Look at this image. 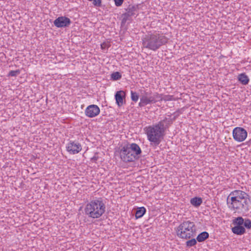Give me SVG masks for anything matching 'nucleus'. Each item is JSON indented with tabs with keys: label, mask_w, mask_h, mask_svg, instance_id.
I'll return each mask as SVG.
<instances>
[{
	"label": "nucleus",
	"mask_w": 251,
	"mask_h": 251,
	"mask_svg": "<svg viewBox=\"0 0 251 251\" xmlns=\"http://www.w3.org/2000/svg\"><path fill=\"white\" fill-rule=\"evenodd\" d=\"M209 237V233L206 231H203L200 233L197 237V240L199 242L205 241Z\"/></svg>",
	"instance_id": "18"
},
{
	"label": "nucleus",
	"mask_w": 251,
	"mask_h": 251,
	"mask_svg": "<svg viewBox=\"0 0 251 251\" xmlns=\"http://www.w3.org/2000/svg\"><path fill=\"white\" fill-rule=\"evenodd\" d=\"M232 231L237 235H242L245 233L246 230L243 226H235L232 228Z\"/></svg>",
	"instance_id": "14"
},
{
	"label": "nucleus",
	"mask_w": 251,
	"mask_h": 251,
	"mask_svg": "<svg viewBox=\"0 0 251 251\" xmlns=\"http://www.w3.org/2000/svg\"><path fill=\"white\" fill-rule=\"evenodd\" d=\"M202 202V200L201 198L195 197L192 198L190 200L191 204L196 207L200 206Z\"/></svg>",
	"instance_id": "16"
},
{
	"label": "nucleus",
	"mask_w": 251,
	"mask_h": 251,
	"mask_svg": "<svg viewBox=\"0 0 251 251\" xmlns=\"http://www.w3.org/2000/svg\"><path fill=\"white\" fill-rule=\"evenodd\" d=\"M163 100L165 101L172 100H173V96L171 95H165L164 98H162Z\"/></svg>",
	"instance_id": "28"
},
{
	"label": "nucleus",
	"mask_w": 251,
	"mask_h": 251,
	"mask_svg": "<svg viewBox=\"0 0 251 251\" xmlns=\"http://www.w3.org/2000/svg\"><path fill=\"white\" fill-rule=\"evenodd\" d=\"M142 153L139 146L136 143L123 146L120 151L121 158L125 162H132L139 158Z\"/></svg>",
	"instance_id": "5"
},
{
	"label": "nucleus",
	"mask_w": 251,
	"mask_h": 251,
	"mask_svg": "<svg viewBox=\"0 0 251 251\" xmlns=\"http://www.w3.org/2000/svg\"><path fill=\"white\" fill-rule=\"evenodd\" d=\"M92 1L95 6L100 7L101 6V0H93Z\"/></svg>",
	"instance_id": "26"
},
{
	"label": "nucleus",
	"mask_w": 251,
	"mask_h": 251,
	"mask_svg": "<svg viewBox=\"0 0 251 251\" xmlns=\"http://www.w3.org/2000/svg\"><path fill=\"white\" fill-rule=\"evenodd\" d=\"M124 0H114L115 4L117 7L121 6L124 2Z\"/></svg>",
	"instance_id": "27"
},
{
	"label": "nucleus",
	"mask_w": 251,
	"mask_h": 251,
	"mask_svg": "<svg viewBox=\"0 0 251 251\" xmlns=\"http://www.w3.org/2000/svg\"><path fill=\"white\" fill-rule=\"evenodd\" d=\"M105 211V206L101 198L95 199L87 203L84 208L85 215L89 218L97 219Z\"/></svg>",
	"instance_id": "4"
},
{
	"label": "nucleus",
	"mask_w": 251,
	"mask_h": 251,
	"mask_svg": "<svg viewBox=\"0 0 251 251\" xmlns=\"http://www.w3.org/2000/svg\"><path fill=\"white\" fill-rule=\"evenodd\" d=\"M197 244V240L194 239H191L186 242V246L189 247H191L195 246Z\"/></svg>",
	"instance_id": "22"
},
{
	"label": "nucleus",
	"mask_w": 251,
	"mask_h": 251,
	"mask_svg": "<svg viewBox=\"0 0 251 251\" xmlns=\"http://www.w3.org/2000/svg\"><path fill=\"white\" fill-rule=\"evenodd\" d=\"M110 47V44L108 42H103L101 44L100 47L103 50H107Z\"/></svg>",
	"instance_id": "25"
},
{
	"label": "nucleus",
	"mask_w": 251,
	"mask_h": 251,
	"mask_svg": "<svg viewBox=\"0 0 251 251\" xmlns=\"http://www.w3.org/2000/svg\"><path fill=\"white\" fill-rule=\"evenodd\" d=\"M100 112V108L95 104L89 105L85 110L86 116L89 118H93L97 116L99 114Z\"/></svg>",
	"instance_id": "12"
},
{
	"label": "nucleus",
	"mask_w": 251,
	"mask_h": 251,
	"mask_svg": "<svg viewBox=\"0 0 251 251\" xmlns=\"http://www.w3.org/2000/svg\"><path fill=\"white\" fill-rule=\"evenodd\" d=\"M126 12L122 15L121 25H124L127 21H131V17L137 15L138 6L129 5L126 9Z\"/></svg>",
	"instance_id": "8"
},
{
	"label": "nucleus",
	"mask_w": 251,
	"mask_h": 251,
	"mask_svg": "<svg viewBox=\"0 0 251 251\" xmlns=\"http://www.w3.org/2000/svg\"><path fill=\"white\" fill-rule=\"evenodd\" d=\"M238 81L243 85H247L249 82V78L245 73L240 74L238 75Z\"/></svg>",
	"instance_id": "15"
},
{
	"label": "nucleus",
	"mask_w": 251,
	"mask_h": 251,
	"mask_svg": "<svg viewBox=\"0 0 251 251\" xmlns=\"http://www.w3.org/2000/svg\"><path fill=\"white\" fill-rule=\"evenodd\" d=\"M177 236L182 239H188L194 236L196 226L193 222L184 221L176 229Z\"/></svg>",
	"instance_id": "6"
},
{
	"label": "nucleus",
	"mask_w": 251,
	"mask_h": 251,
	"mask_svg": "<svg viewBox=\"0 0 251 251\" xmlns=\"http://www.w3.org/2000/svg\"><path fill=\"white\" fill-rule=\"evenodd\" d=\"M131 99L132 101L134 102H137L139 99L138 94L135 92L131 91Z\"/></svg>",
	"instance_id": "21"
},
{
	"label": "nucleus",
	"mask_w": 251,
	"mask_h": 251,
	"mask_svg": "<svg viewBox=\"0 0 251 251\" xmlns=\"http://www.w3.org/2000/svg\"><path fill=\"white\" fill-rule=\"evenodd\" d=\"M122 78V75L119 72H113L111 75V79L112 80H118Z\"/></svg>",
	"instance_id": "20"
},
{
	"label": "nucleus",
	"mask_w": 251,
	"mask_h": 251,
	"mask_svg": "<svg viewBox=\"0 0 251 251\" xmlns=\"http://www.w3.org/2000/svg\"><path fill=\"white\" fill-rule=\"evenodd\" d=\"M162 100H163L162 94L157 92L152 93L151 91H145L141 96L139 106L144 107L149 104H153Z\"/></svg>",
	"instance_id": "7"
},
{
	"label": "nucleus",
	"mask_w": 251,
	"mask_h": 251,
	"mask_svg": "<svg viewBox=\"0 0 251 251\" xmlns=\"http://www.w3.org/2000/svg\"><path fill=\"white\" fill-rule=\"evenodd\" d=\"M116 103L119 106H121L124 104V99L125 98V93L123 91H118L115 95Z\"/></svg>",
	"instance_id": "13"
},
{
	"label": "nucleus",
	"mask_w": 251,
	"mask_h": 251,
	"mask_svg": "<svg viewBox=\"0 0 251 251\" xmlns=\"http://www.w3.org/2000/svg\"><path fill=\"white\" fill-rule=\"evenodd\" d=\"M244 221V220L242 217H238L233 221V224L236 226H242Z\"/></svg>",
	"instance_id": "19"
},
{
	"label": "nucleus",
	"mask_w": 251,
	"mask_h": 251,
	"mask_svg": "<svg viewBox=\"0 0 251 251\" xmlns=\"http://www.w3.org/2000/svg\"><path fill=\"white\" fill-rule=\"evenodd\" d=\"M146 212V209L144 207H140L137 208L135 212V218L136 219L140 218L143 216Z\"/></svg>",
	"instance_id": "17"
},
{
	"label": "nucleus",
	"mask_w": 251,
	"mask_h": 251,
	"mask_svg": "<svg viewBox=\"0 0 251 251\" xmlns=\"http://www.w3.org/2000/svg\"><path fill=\"white\" fill-rule=\"evenodd\" d=\"M82 150L81 144L76 141H69L66 146V150L70 153L75 154L79 152Z\"/></svg>",
	"instance_id": "10"
},
{
	"label": "nucleus",
	"mask_w": 251,
	"mask_h": 251,
	"mask_svg": "<svg viewBox=\"0 0 251 251\" xmlns=\"http://www.w3.org/2000/svg\"><path fill=\"white\" fill-rule=\"evenodd\" d=\"M53 24L58 28L67 27L71 24V21L68 17L60 16L54 21Z\"/></svg>",
	"instance_id": "11"
},
{
	"label": "nucleus",
	"mask_w": 251,
	"mask_h": 251,
	"mask_svg": "<svg viewBox=\"0 0 251 251\" xmlns=\"http://www.w3.org/2000/svg\"><path fill=\"white\" fill-rule=\"evenodd\" d=\"M250 196L245 192L235 190L231 192L226 199L228 208L238 212H246L249 210Z\"/></svg>",
	"instance_id": "1"
},
{
	"label": "nucleus",
	"mask_w": 251,
	"mask_h": 251,
	"mask_svg": "<svg viewBox=\"0 0 251 251\" xmlns=\"http://www.w3.org/2000/svg\"><path fill=\"white\" fill-rule=\"evenodd\" d=\"M171 124V120L165 118L154 125L145 127L148 140L151 142V145L157 146L161 143L167 128Z\"/></svg>",
	"instance_id": "2"
},
{
	"label": "nucleus",
	"mask_w": 251,
	"mask_h": 251,
	"mask_svg": "<svg viewBox=\"0 0 251 251\" xmlns=\"http://www.w3.org/2000/svg\"><path fill=\"white\" fill-rule=\"evenodd\" d=\"M142 41L144 48L156 51L162 46L167 43L168 38L162 34L155 32L146 35Z\"/></svg>",
	"instance_id": "3"
},
{
	"label": "nucleus",
	"mask_w": 251,
	"mask_h": 251,
	"mask_svg": "<svg viewBox=\"0 0 251 251\" xmlns=\"http://www.w3.org/2000/svg\"><path fill=\"white\" fill-rule=\"evenodd\" d=\"M248 133L246 130L241 127H236L232 131V136L234 140L241 142L245 140Z\"/></svg>",
	"instance_id": "9"
},
{
	"label": "nucleus",
	"mask_w": 251,
	"mask_h": 251,
	"mask_svg": "<svg viewBox=\"0 0 251 251\" xmlns=\"http://www.w3.org/2000/svg\"><path fill=\"white\" fill-rule=\"evenodd\" d=\"M249 142H251V139L250 140V141H249Z\"/></svg>",
	"instance_id": "30"
},
{
	"label": "nucleus",
	"mask_w": 251,
	"mask_h": 251,
	"mask_svg": "<svg viewBox=\"0 0 251 251\" xmlns=\"http://www.w3.org/2000/svg\"><path fill=\"white\" fill-rule=\"evenodd\" d=\"M20 74V70H16L15 71H10L8 74V76H16Z\"/></svg>",
	"instance_id": "24"
},
{
	"label": "nucleus",
	"mask_w": 251,
	"mask_h": 251,
	"mask_svg": "<svg viewBox=\"0 0 251 251\" xmlns=\"http://www.w3.org/2000/svg\"><path fill=\"white\" fill-rule=\"evenodd\" d=\"M98 159V157L94 156L91 158V160L96 161Z\"/></svg>",
	"instance_id": "29"
},
{
	"label": "nucleus",
	"mask_w": 251,
	"mask_h": 251,
	"mask_svg": "<svg viewBox=\"0 0 251 251\" xmlns=\"http://www.w3.org/2000/svg\"><path fill=\"white\" fill-rule=\"evenodd\" d=\"M244 226L248 229L251 228V221L249 219H246L243 224Z\"/></svg>",
	"instance_id": "23"
}]
</instances>
